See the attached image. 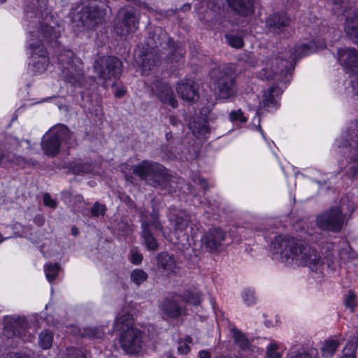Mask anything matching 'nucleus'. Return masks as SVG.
Returning a JSON list of instances; mask_svg holds the SVG:
<instances>
[{
	"label": "nucleus",
	"mask_w": 358,
	"mask_h": 358,
	"mask_svg": "<svg viewBox=\"0 0 358 358\" xmlns=\"http://www.w3.org/2000/svg\"><path fill=\"white\" fill-rule=\"evenodd\" d=\"M156 95L159 99L173 108L178 107V101L176 99L171 87L166 83L160 84L156 90Z\"/></svg>",
	"instance_id": "nucleus-28"
},
{
	"label": "nucleus",
	"mask_w": 358,
	"mask_h": 358,
	"mask_svg": "<svg viewBox=\"0 0 358 358\" xmlns=\"http://www.w3.org/2000/svg\"><path fill=\"white\" fill-rule=\"evenodd\" d=\"M106 211V207L104 205L100 204L99 202H95L91 208V213L93 217L103 216Z\"/></svg>",
	"instance_id": "nucleus-43"
},
{
	"label": "nucleus",
	"mask_w": 358,
	"mask_h": 358,
	"mask_svg": "<svg viewBox=\"0 0 358 358\" xmlns=\"http://www.w3.org/2000/svg\"><path fill=\"white\" fill-rule=\"evenodd\" d=\"M29 34L31 58L29 67L34 73H42L46 71L49 64L48 53L41 40L34 41V31H30Z\"/></svg>",
	"instance_id": "nucleus-13"
},
{
	"label": "nucleus",
	"mask_w": 358,
	"mask_h": 358,
	"mask_svg": "<svg viewBox=\"0 0 358 358\" xmlns=\"http://www.w3.org/2000/svg\"><path fill=\"white\" fill-rule=\"evenodd\" d=\"M43 202L47 206L55 208L56 206V201L53 200L48 193L43 195Z\"/></svg>",
	"instance_id": "nucleus-53"
},
{
	"label": "nucleus",
	"mask_w": 358,
	"mask_h": 358,
	"mask_svg": "<svg viewBox=\"0 0 358 358\" xmlns=\"http://www.w3.org/2000/svg\"><path fill=\"white\" fill-rule=\"evenodd\" d=\"M208 133H209V130L206 124L202 125L201 127V129L198 131V134L200 136H201V135L204 136Z\"/></svg>",
	"instance_id": "nucleus-59"
},
{
	"label": "nucleus",
	"mask_w": 358,
	"mask_h": 358,
	"mask_svg": "<svg viewBox=\"0 0 358 358\" xmlns=\"http://www.w3.org/2000/svg\"><path fill=\"white\" fill-rule=\"evenodd\" d=\"M54 334L51 330H43L39 334L38 338V343L41 348L43 350L50 349L53 343Z\"/></svg>",
	"instance_id": "nucleus-32"
},
{
	"label": "nucleus",
	"mask_w": 358,
	"mask_h": 358,
	"mask_svg": "<svg viewBox=\"0 0 358 358\" xmlns=\"http://www.w3.org/2000/svg\"><path fill=\"white\" fill-rule=\"evenodd\" d=\"M143 255L136 250H131L130 261L132 264L138 265L142 262Z\"/></svg>",
	"instance_id": "nucleus-49"
},
{
	"label": "nucleus",
	"mask_w": 358,
	"mask_h": 358,
	"mask_svg": "<svg viewBox=\"0 0 358 358\" xmlns=\"http://www.w3.org/2000/svg\"><path fill=\"white\" fill-rule=\"evenodd\" d=\"M66 357L67 358H87L83 352L76 348H68Z\"/></svg>",
	"instance_id": "nucleus-44"
},
{
	"label": "nucleus",
	"mask_w": 358,
	"mask_h": 358,
	"mask_svg": "<svg viewBox=\"0 0 358 358\" xmlns=\"http://www.w3.org/2000/svg\"><path fill=\"white\" fill-rule=\"evenodd\" d=\"M44 222L43 217L40 215H36L34 218V222L39 227L42 226L44 224Z\"/></svg>",
	"instance_id": "nucleus-58"
},
{
	"label": "nucleus",
	"mask_w": 358,
	"mask_h": 358,
	"mask_svg": "<svg viewBox=\"0 0 358 358\" xmlns=\"http://www.w3.org/2000/svg\"><path fill=\"white\" fill-rule=\"evenodd\" d=\"M210 77L220 99H230L236 95L238 87L233 66L227 65L213 69L210 72Z\"/></svg>",
	"instance_id": "nucleus-5"
},
{
	"label": "nucleus",
	"mask_w": 358,
	"mask_h": 358,
	"mask_svg": "<svg viewBox=\"0 0 358 358\" xmlns=\"http://www.w3.org/2000/svg\"><path fill=\"white\" fill-rule=\"evenodd\" d=\"M162 165L152 161L143 160L133 166V173L152 187L166 188L171 176L165 171Z\"/></svg>",
	"instance_id": "nucleus-6"
},
{
	"label": "nucleus",
	"mask_w": 358,
	"mask_h": 358,
	"mask_svg": "<svg viewBox=\"0 0 358 358\" xmlns=\"http://www.w3.org/2000/svg\"><path fill=\"white\" fill-rule=\"evenodd\" d=\"M73 133L63 124L52 127L41 140V148L44 153L50 157H55L59 152L62 143L71 145L73 141Z\"/></svg>",
	"instance_id": "nucleus-7"
},
{
	"label": "nucleus",
	"mask_w": 358,
	"mask_h": 358,
	"mask_svg": "<svg viewBox=\"0 0 358 358\" xmlns=\"http://www.w3.org/2000/svg\"><path fill=\"white\" fill-rule=\"evenodd\" d=\"M93 68L99 78L107 81L120 78L122 72V63L115 56H97Z\"/></svg>",
	"instance_id": "nucleus-11"
},
{
	"label": "nucleus",
	"mask_w": 358,
	"mask_h": 358,
	"mask_svg": "<svg viewBox=\"0 0 358 358\" xmlns=\"http://www.w3.org/2000/svg\"><path fill=\"white\" fill-rule=\"evenodd\" d=\"M59 268V264L57 263L47 264L45 266V275L49 282H52L57 278Z\"/></svg>",
	"instance_id": "nucleus-38"
},
{
	"label": "nucleus",
	"mask_w": 358,
	"mask_h": 358,
	"mask_svg": "<svg viewBox=\"0 0 358 358\" xmlns=\"http://www.w3.org/2000/svg\"><path fill=\"white\" fill-rule=\"evenodd\" d=\"M6 143L8 145V148L12 150L17 148L20 145L18 139L12 136H8L6 137Z\"/></svg>",
	"instance_id": "nucleus-48"
},
{
	"label": "nucleus",
	"mask_w": 358,
	"mask_h": 358,
	"mask_svg": "<svg viewBox=\"0 0 358 358\" xmlns=\"http://www.w3.org/2000/svg\"><path fill=\"white\" fill-rule=\"evenodd\" d=\"M104 15V10L93 1L80 11L79 21L84 28L92 29L102 23Z\"/></svg>",
	"instance_id": "nucleus-17"
},
{
	"label": "nucleus",
	"mask_w": 358,
	"mask_h": 358,
	"mask_svg": "<svg viewBox=\"0 0 358 358\" xmlns=\"http://www.w3.org/2000/svg\"><path fill=\"white\" fill-rule=\"evenodd\" d=\"M29 324L24 317H8L5 319L3 333L8 338L16 336L31 342L34 336L29 332Z\"/></svg>",
	"instance_id": "nucleus-14"
},
{
	"label": "nucleus",
	"mask_w": 358,
	"mask_h": 358,
	"mask_svg": "<svg viewBox=\"0 0 358 358\" xmlns=\"http://www.w3.org/2000/svg\"><path fill=\"white\" fill-rule=\"evenodd\" d=\"M344 30L352 42L358 44V10L346 14Z\"/></svg>",
	"instance_id": "nucleus-26"
},
{
	"label": "nucleus",
	"mask_w": 358,
	"mask_h": 358,
	"mask_svg": "<svg viewBox=\"0 0 358 358\" xmlns=\"http://www.w3.org/2000/svg\"><path fill=\"white\" fill-rule=\"evenodd\" d=\"M71 234H72L73 236H76L79 234V230H78V229L76 227H75V226H73V227H71Z\"/></svg>",
	"instance_id": "nucleus-63"
},
{
	"label": "nucleus",
	"mask_w": 358,
	"mask_h": 358,
	"mask_svg": "<svg viewBox=\"0 0 358 358\" xmlns=\"http://www.w3.org/2000/svg\"><path fill=\"white\" fill-rule=\"evenodd\" d=\"M135 59L144 71L150 70L159 59L158 52L154 49H143L135 53Z\"/></svg>",
	"instance_id": "nucleus-24"
},
{
	"label": "nucleus",
	"mask_w": 358,
	"mask_h": 358,
	"mask_svg": "<svg viewBox=\"0 0 358 358\" xmlns=\"http://www.w3.org/2000/svg\"><path fill=\"white\" fill-rule=\"evenodd\" d=\"M243 299L244 302L248 306L255 303V296L254 292L251 289L245 290L243 294Z\"/></svg>",
	"instance_id": "nucleus-47"
},
{
	"label": "nucleus",
	"mask_w": 358,
	"mask_h": 358,
	"mask_svg": "<svg viewBox=\"0 0 358 358\" xmlns=\"http://www.w3.org/2000/svg\"><path fill=\"white\" fill-rule=\"evenodd\" d=\"M231 331L236 345L245 354V358L257 357L258 349L250 343L246 336L235 327H232Z\"/></svg>",
	"instance_id": "nucleus-23"
},
{
	"label": "nucleus",
	"mask_w": 358,
	"mask_h": 358,
	"mask_svg": "<svg viewBox=\"0 0 358 358\" xmlns=\"http://www.w3.org/2000/svg\"><path fill=\"white\" fill-rule=\"evenodd\" d=\"M134 319L131 314L126 313L117 316L115 320V329L118 331H125L126 329H130L131 328H136L133 324Z\"/></svg>",
	"instance_id": "nucleus-31"
},
{
	"label": "nucleus",
	"mask_w": 358,
	"mask_h": 358,
	"mask_svg": "<svg viewBox=\"0 0 358 358\" xmlns=\"http://www.w3.org/2000/svg\"><path fill=\"white\" fill-rule=\"evenodd\" d=\"M12 161L9 155L5 154L1 150H0V164Z\"/></svg>",
	"instance_id": "nucleus-55"
},
{
	"label": "nucleus",
	"mask_w": 358,
	"mask_h": 358,
	"mask_svg": "<svg viewBox=\"0 0 358 358\" xmlns=\"http://www.w3.org/2000/svg\"><path fill=\"white\" fill-rule=\"evenodd\" d=\"M148 274L142 269H134L131 273V280L136 285L139 286L148 280Z\"/></svg>",
	"instance_id": "nucleus-36"
},
{
	"label": "nucleus",
	"mask_w": 358,
	"mask_h": 358,
	"mask_svg": "<svg viewBox=\"0 0 358 358\" xmlns=\"http://www.w3.org/2000/svg\"><path fill=\"white\" fill-rule=\"evenodd\" d=\"M169 211V220L173 226L174 235L177 239L176 244L187 248L189 245L187 228L189 227L190 235L194 236L199 230L200 224L185 210L171 206Z\"/></svg>",
	"instance_id": "nucleus-3"
},
{
	"label": "nucleus",
	"mask_w": 358,
	"mask_h": 358,
	"mask_svg": "<svg viewBox=\"0 0 358 358\" xmlns=\"http://www.w3.org/2000/svg\"><path fill=\"white\" fill-rule=\"evenodd\" d=\"M289 358H312L311 355L307 352H297L289 355Z\"/></svg>",
	"instance_id": "nucleus-54"
},
{
	"label": "nucleus",
	"mask_w": 358,
	"mask_h": 358,
	"mask_svg": "<svg viewBox=\"0 0 358 358\" xmlns=\"http://www.w3.org/2000/svg\"><path fill=\"white\" fill-rule=\"evenodd\" d=\"M291 18L285 12H276L271 14L266 19V26L268 29L275 34L285 31L289 26Z\"/></svg>",
	"instance_id": "nucleus-22"
},
{
	"label": "nucleus",
	"mask_w": 358,
	"mask_h": 358,
	"mask_svg": "<svg viewBox=\"0 0 358 358\" xmlns=\"http://www.w3.org/2000/svg\"><path fill=\"white\" fill-rule=\"evenodd\" d=\"M192 178L194 182L201 185L204 190H207L208 189L206 180L198 176L196 173H192Z\"/></svg>",
	"instance_id": "nucleus-51"
},
{
	"label": "nucleus",
	"mask_w": 358,
	"mask_h": 358,
	"mask_svg": "<svg viewBox=\"0 0 358 358\" xmlns=\"http://www.w3.org/2000/svg\"><path fill=\"white\" fill-rule=\"evenodd\" d=\"M348 166L346 176L352 180L357 178L358 177V152L351 154Z\"/></svg>",
	"instance_id": "nucleus-33"
},
{
	"label": "nucleus",
	"mask_w": 358,
	"mask_h": 358,
	"mask_svg": "<svg viewBox=\"0 0 358 358\" xmlns=\"http://www.w3.org/2000/svg\"><path fill=\"white\" fill-rule=\"evenodd\" d=\"M156 260L158 268H162L167 273L175 271L176 265L173 255H169L167 252H162L157 255Z\"/></svg>",
	"instance_id": "nucleus-30"
},
{
	"label": "nucleus",
	"mask_w": 358,
	"mask_h": 358,
	"mask_svg": "<svg viewBox=\"0 0 358 358\" xmlns=\"http://www.w3.org/2000/svg\"><path fill=\"white\" fill-rule=\"evenodd\" d=\"M225 38L228 44L234 48H241L244 45V42L242 37L236 36L235 34H225Z\"/></svg>",
	"instance_id": "nucleus-39"
},
{
	"label": "nucleus",
	"mask_w": 358,
	"mask_h": 358,
	"mask_svg": "<svg viewBox=\"0 0 358 358\" xmlns=\"http://www.w3.org/2000/svg\"><path fill=\"white\" fill-rule=\"evenodd\" d=\"M104 330L102 327H87L83 329L82 333L83 337L89 338H102L104 336Z\"/></svg>",
	"instance_id": "nucleus-34"
},
{
	"label": "nucleus",
	"mask_w": 358,
	"mask_h": 358,
	"mask_svg": "<svg viewBox=\"0 0 358 358\" xmlns=\"http://www.w3.org/2000/svg\"><path fill=\"white\" fill-rule=\"evenodd\" d=\"M143 339V333L138 328L126 329L120 334L121 348L127 355L137 354L142 348Z\"/></svg>",
	"instance_id": "nucleus-16"
},
{
	"label": "nucleus",
	"mask_w": 358,
	"mask_h": 358,
	"mask_svg": "<svg viewBox=\"0 0 358 358\" xmlns=\"http://www.w3.org/2000/svg\"><path fill=\"white\" fill-rule=\"evenodd\" d=\"M338 59L347 73L356 75L358 73V51L354 48L338 49Z\"/></svg>",
	"instance_id": "nucleus-18"
},
{
	"label": "nucleus",
	"mask_w": 358,
	"mask_h": 358,
	"mask_svg": "<svg viewBox=\"0 0 358 358\" xmlns=\"http://www.w3.org/2000/svg\"><path fill=\"white\" fill-rule=\"evenodd\" d=\"M274 258L287 264L295 263L308 267L313 271H320L324 262L320 253L310 245L296 239L280 235L271 242Z\"/></svg>",
	"instance_id": "nucleus-1"
},
{
	"label": "nucleus",
	"mask_w": 358,
	"mask_h": 358,
	"mask_svg": "<svg viewBox=\"0 0 358 358\" xmlns=\"http://www.w3.org/2000/svg\"><path fill=\"white\" fill-rule=\"evenodd\" d=\"M58 59L64 81L71 83L73 86H83L85 78L82 64L78 59L73 58V52L66 51L64 54H61Z\"/></svg>",
	"instance_id": "nucleus-10"
},
{
	"label": "nucleus",
	"mask_w": 358,
	"mask_h": 358,
	"mask_svg": "<svg viewBox=\"0 0 358 358\" xmlns=\"http://www.w3.org/2000/svg\"><path fill=\"white\" fill-rule=\"evenodd\" d=\"M332 3L335 6V10H340L341 11H344V12H346L347 14L350 12V11H352V10H350L349 11H348L346 10V3L344 0H332Z\"/></svg>",
	"instance_id": "nucleus-50"
},
{
	"label": "nucleus",
	"mask_w": 358,
	"mask_h": 358,
	"mask_svg": "<svg viewBox=\"0 0 358 358\" xmlns=\"http://www.w3.org/2000/svg\"><path fill=\"white\" fill-rule=\"evenodd\" d=\"M148 45L154 50L158 46H161L163 49H169V59L171 62H179L184 54L183 50L176 47L169 34L161 28L156 29L152 35L149 37Z\"/></svg>",
	"instance_id": "nucleus-12"
},
{
	"label": "nucleus",
	"mask_w": 358,
	"mask_h": 358,
	"mask_svg": "<svg viewBox=\"0 0 358 358\" xmlns=\"http://www.w3.org/2000/svg\"><path fill=\"white\" fill-rule=\"evenodd\" d=\"M192 343V338L187 336L184 341L178 343V350L180 354H187L190 350L189 344Z\"/></svg>",
	"instance_id": "nucleus-42"
},
{
	"label": "nucleus",
	"mask_w": 358,
	"mask_h": 358,
	"mask_svg": "<svg viewBox=\"0 0 358 358\" xmlns=\"http://www.w3.org/2000/svg\"><path fill=\"white\" fill-rule=\"evenodd\" d=\"M169 122L173 126H178L180 123V120L175 115L169 116Z\"/></svg>",
	"instance_id": "nucleus-56"
},
{
	"label": "nucleus",
	"mask_w": 358,
	"mask_h": 358,
	"mask_svg": "<svg viewBox=\"0 0 358 358\" xmlns=\"http://www.w3.org/2000/svg\"><path fill=\"white\" fill-rule=\"evenodd\" d=\"M253 1V0H227L229 6L241 16H248L254 12Z\"/></svg>",
	"instance_id": "nucleus-29"
},
{
	"label": "nucleus",
	"mask_w": 358,
	"mask_h": 358,
	"mask_svg": "<svg viewBox=\"0 0 358 358\" xmlns=\"http://www.w3.org/2000/svg\"><path fill=\"white\" fill-rule=\"evenodd\" d=\"M276 349V345H270L267 350V356L268 358H281L280 355L278 352H275Z\"/></svg>",
	"instance_id": "nucleus-52"
},
{
	"label": "nucleus",
	"mask_w": 358,
	"mask_h": 358,
	"mask_svg": "<svg viewBox=\"0 0 358 358\" xmlns=\"http://www.w3.org/2000/svg\"><path fill=\"white\" fill-rule=\"evenodd\" d=\"M324 45V43L316 45L314 41L298 44L290 53V61L284 59L282 57L268 60L264 67L259 71L258 76L262 80H271L277 77L276 79L278 81L285 82L294 69V64H295L299 59L315 52L319 48Z\"/></svg>",
	"instance_id": "nucleus-2"
},
{
	"label": "nucleus",
	"mask_w": 358,
	"mask_h": 358,
	"mask_svg": "<svg viewBox=\"0 0 358 358\" xmlns=\"http://www.w3.org/2000/svg\"><path fill=\"white\" fill-rule=\"evenodd\" d=\"M36 3H38V0H33V6H27L26 17L30 24L37 26L38 32L41 34L43 38L47 41H52L59 37L61 29L59 25L54 27L48 24L50 16L45 13L36 7Z\"/></svg>",
	"instance_id": "nucleus-8"
},
{
	"label": "nucleus",
	"mask_w": 358,
	"mask_h": 358,
	"mask_svg": "<svg viewBox=\"0 0 358 358\" xmlns=\"http://www.w3.org/2000/svg\"><path fill=\"white\" fill-rule=\"evenodd\" d=\"M226 234L220 228L210 229L201 238L202 246L210 252L219 251Z\"/></svg>",
	"instance_id": "nucleus-20"
},
{
	"label": "nucleus",
	"mask_w": 358,
	"mask_h": 358,
	"mask_svg": "<svg viewBox=\"0 0 358 358\" xmlns=\"http://www.w3.org/2000/svg\"><path fill=\"white\" fill-rule=\"evenodd\" d=\"M358 346V341L356 343L348 342L343 350V356L341 358H355V351Z\"/></svg>",
	"instance_id": "nucleus-41"
},
{
	"label": "nucleus",
	"mask_w": 358,
	"mask_h": 358,
	"mask_svg": "<svg viewBox=\"0 0 358 358\" xmlns=\"http://www.w3.org/2000/svg\"><path fill=\"white\" fill-rule=\"evenodd\" d=\"M72 170L75 174H85L91 173L93 166L90 163H80L74 165Z\"/></svg>",
	"instance_id": "nucleus-40"
},
{
	"label": "nucleus",
	"mask_w": 358,
	"mask_h": 358,
	"mask_svg": "<svg viewBox=\"0 0 358 358\" xmlns=\"http://www.w3.org/2000/svg\"><path fill=\"white\" fill-rule=\"evenodd\" d=\"M182 9L184 10H189L190 9V5L188 4V5H184L183 7H182Z\"/></svg>",
	"instance_id": "nucleus-64"
},
{
	"label": "nucleus",
	"mask_w": 358,
	"mask_h": 358,
	"mask_svg": "<svg viewBox=\"0 0 358 358\" xmlns=\"http://www.w3.org/2000/svg\"><path fill=\"white\" fill-rule=\"evenodd\" d=\"M139 215L141 228V236L143 243L148 250H157L159 244L152 232L151 227H152L155 230L163 231L159 211L153 208L152 213L148 216L144 210H140Z\"/></svg>",
	"instance_id": "nucleus-9"
},
{
	"label": "nucleus",
	"mask_w": 358,
	"mask_h": 358,
	"mask_svg": "<svg viewBox=\"0 0 358 358\" xmlns=\"http://www.w3.org/2000/svg\"><path fill=\"white\" fill-rule=\"evenodd\" d=\"M281 94L282 90L278 86L273 85L265 90L262 95L260 107L257 110V115H260L262 108L266 111L278 108L279 106V98Z\"/></svg>",
	"instance_id": "nucleus-21"
},
{
	"label": "nucleus",
	"mask_w": 358,
	"mask_h": 358,
	"mask_svg": "<svg viewBox=\"0 0 358 358\" xmlns=\"http://www.w3.org/2000/svg\"><path fill=\"white\" fill-rule=\"evenodd\" d=\"M182 299L194 306H198L201 303V294L196 291L186 290L182 294Z\"/></svg>",
	"instance_id": "nucleus-37"
},
{
	"label": "nucleus",
	"mask_w": 358,
	"mask_h": 358,
	"mask_svg": "<svg viewBox=\"0 0 358 358\" xmlns=\"http://www.w3.org/2000/svg\"><path fill=\"white\" fill-rule=\"evenodd\" d=\"M199 358H210V354L208 351L201 350L199 353Z\"/></svg>",
	"instance_id": "nucleus-60"
},
{
	"label": "nucleus",
	"mask_w": 358,
	"mask_h": 358,
	"mask_svg": "<svg viewBox=\"0 0 358 358\" xmlns=\"http://www.w3.org/2000/svg\"><path fill=\"white\" fill-rule=\"evenodd\" d=\"M159 307L164 318L176 319L183 313L182 308L176 301L169 298L164 299Z\"/></svg>",
	"instance_id": "nucleus-25"
},
{
	"label": "nucleus",
	"mask_w": 358,
	"mask_h": 358,
	"mask_svg": "<svg viewBox=\"0 0 358 358\" xmlns=\"http://www.w3.org/2000/svg\"><path fill=\"white\" fill-rule=\"evenodd\" d=\"M126 92V90L124 89H120L116 91L115 95L117 98L122 97Z\"/></svg>",
	"instance_id": "nucleus-62"
},
{
	"label": "nucleus",
	"mask_w": 358,
	"mask_h": 358,
	"mask_svg": "<svg viewBox=\"0 0 358 358\" xmlns=\"http://www.w3.org/2000/svg\"><path fill=\"white\" fill-rule=\"evenodd\" d=\"M176 91L179 96L189 103L197 101L199 98V85L191 79H185L178 83Z\"/></svg>",
	"instance_id": "nucleus-19"
},
{
	"label": "nucleus",
	"mask_w": 358,
	"mask_h": 358,
	"mask_svg": "<svg viewBox=\"0 0 358 358\" xmlns=\"http://www.w3.org/2000/svg\"><path fill=\"white\" fill-rule=\"evenodd\" d=\"M138 17L134 8H122L118 11L115 29L120 36L134 33L138 28Z\"/></svg>",
	"instance_id": "nucleus-15"
},
{
	"label": "nucleus",
	"mask_w": 358,
	"mask_h": 358,
	"mask_svg": "<svg viewBox=\"0 0 358 358\" xmlns=\"http://www.w3.org/2000/svg\"><path fill=\"white\" fill-rule=\"evenodd\" d=\"M339 345L338 341L330 340L327 341L322 348V355L325 357L332 356Z\"/></svg>",
	"instance_id": "nucleus-35"
},
{
	"label": "nucleus",
	"mask_w": 358,
	"mask_h": 358,
	"mask_svg": "<svg viewBox=\"0 0 358 358\" xmlns=\"http://www.w3.org/2000/svg\"><path fill=\"white\" fill-rule=\"evenodd\" d=\"M354 210V203L343 197L338 206L331 207L317 215L316 224L322 230L339 232L346 222L347 214H352Z\"/></svg>",
	"instance_id": "nucleus-4"
},
{
	"label": "nucleus",
	"mask_w": 358,
	"mask_h": 358,
	"mask_svg": "<svg viewBox=\"0 0 358 358\" xmlns=\"http://www.w3.org/2000/svg\"><path fill=\"white\" fill-rule=\"evenodd\" d=\"M339 147H350L354 152H358V120L352 122L348 131L343 135Z\"/></svg>",
	"instance_id": "nucleus-27"
},
{
	"label": "nucleus",
	"mask_w": 358,
	"mask_h": 358,
	"mask_svg": "<svg viewBox=\"0 0 358 358\" xmlns=\"http://www.w3.org/2000/svg\"><path fill=\"white\" fill-rule=\"evenodd\" d=\"M355 76L356 77L355 79L351 80V83L353 90L356 92V94L358 96V73H357Z\"/></svg>",
	"instance_id": "nucleus-57"
},
{
	"label": "nucleus",
	"mask_w": 358,
	"mask_h": 358,
	"mask_svg": "<svg viewBox=\"0 0 358 358\" xmlns=\"http://www.w3.org/2000/svg\"><path fill=\"white\" fill-rule=\"evenodd\" d=\"M229 117L232 122L239 121L241 122H245L247 121L246 117L243 115V113L240 109L231 111L229 114Z\"/></svg>",
	"instance_id": "nucleus-46"
},
{
	"label": "nucleus",
	"mask_w": 358,
	"mask_h": 358,
	"mask_svg": "<svg viewBox=\"0 0 358 358\" xmlns=\"http://www.w3.org/2000/svg\"><path fill=\"white\" fill-rule=\"evenodd\" d=\"M345 305L346 307L350 308L352 312L354 310V308L356 306L355 294L351 290L348 292V294L345 299Z\"/></svg>",
	"instance_id": "nucleus-45"
},
{
	"label": "nucleus",
	"mask_w": 358,
	"mask_h": 358,
	"mask_svg": "<svg viewBox=\"0 0 358 358\" xmlns=\"http://www.w3.org/2000/svg\"><path fill=\"white\" fill-rule=\"evenodd\" d=\"M9 358H31L29 356L27 355H21L19 354H10L8 355Z\"/></svg>",
	"instance_id": "nucleus-61"
}]
</instances>
